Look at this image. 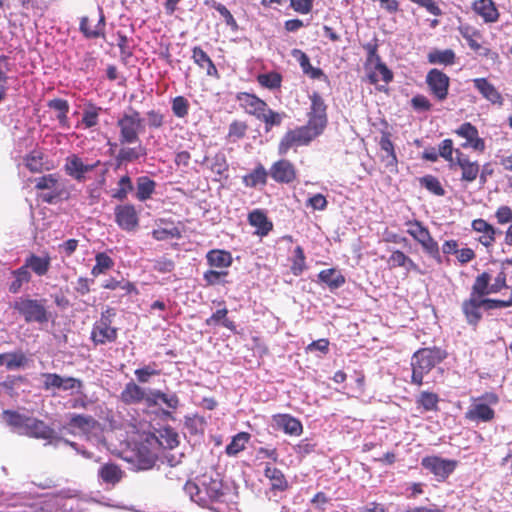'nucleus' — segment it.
<instances>
[{"mask_svg": "<svg viewBox=\"0 0 512 512\" xmlns=\"http://www.w3.org/2000/svg\"><path fill=\"white\" fill-rule=\"evenodd\" d=\"M184 491L200 507L225 512L223 505L229 493L217 474H203L198 482L186 481Z\"/></svg>", "mask_w": 512, "mask_h": 512, "instance_id": "1", "label": "nucleus"}, {"mask_svg": "<svg viewBox=\"0 0 512 512\" xmlns=\"http://www.w3.org/2000/svg\"><path fill=\"white\" fill-rule=\"evenodd\" d=\"M239 107L248 115L255 117L264 123L265 132L271 131L275 126H280L286 117L284 112H277L269 108L266 101L256 94L238 92L235 96Z\"/></svg>", "mask_w": 512, "mask_h": 512, "instance_id": "2", "label": "nucleus"}, {"mask_svg": "<svg viewBox=\"0 0 512 512\" xmlns=\"http://www.w3.org/2000/svg\"><path fill=\"white\" fill-rule=\"evenodd\" d=\"M448 356L445 349L437 346L420 348L411 357V383L421 386L424 383V376Z\"/></svg>", "mask_w": 512, "mask_h": 512, "instance_id": "3", "label": "nucleus"}, {"mask_svg": "<svg viewBox=\"0 0 512 512\" xmlns=\"http://www.w3.org/2000/svg\"><path fill=\"white\" fill-rule=\"evenodd\" d=\"M482 287H477L473 282L470 295L462 302L461 309L469 325L477 326L482 319L481 310L499 309L497 299L487 298Z\"/></svg>", "mask_w": 512, "mask_h": 512, "instance_id": "4", "label": "nucleus"}, {"mask_svg": "<svg viewBox=\"0 0 512 512\" xmlns=\"http://www.w3.org/2000/svg\"><path fill=\"white\" fill-rule=\"evenodd\" d=\"M116 127L119 130V143L130 145L141 141L140 134L144 131L145 124L141 113L129 106L117 119Z\"/></svg>", "mask_w": 512, "mask_h": 512, "instance_id": "5", "label": "nucleus"}, {"mask_svg": "<svg viewBox=\"0 0 512 512\" xmlns=\"http://www.w3.org/2000/svg\"><path fill=\"white\" fill-rule=\"evenodd\" d=\"M63 169L66 175L70 176L78 183L87 181L89 178L88 174L97 170L99 174L98 185L104 186L106 183L108 168L106 163H103L101 160H96L91 164H85L79 155L71 154L66 157Z\"/></svg>", "mask_w": 512, "mask_h": 512, "instance_id": "6", "label": "nucleus"}, {"mask_svg": "<svg viewBox=\"0 0 512 512\" xmlns=\"http://www.w3.org/2000/svg\"><path fill=\"white\" fill-rule=\"evenodd\" d=\"M116 310L107 306L100 314V318L94 322L90 332V340L94 346L111 344L118 339V328L112 326Z\"/></svg>", "mask_w": 512, "mask_h": 512, "instance_id": "7", "label": "nucleus"}, {"mask_svg": "<svg viewBox=\"0 0 512 512\" xmlns=\"http://www.w3.org/2000/svg\"><path fill=\"white\" fill-rule=\"evenodd\" d=\"M47 300L32 299L30 297H20L13 303V309L23 317L26 323H47L50 319V313L46 308Z\"/></svg>", "mask_w": 512, "mask_h": 512, "instance_id": "8", "label": "nucleus"}, {"mask_svg": "<svg viewBox=\"0 0 512 512\" xmlns=\"http://www.w3.org/2000/svg\"><path fill=\"white\" fill-rule=\"evenodd\" d=\"M478 400H483L486 403H473L465 412V419L476 424L492 421L495 418V411L489 404L495 405L499 402L497 394L486 392Z\"/></svg>", "mask_w": 512, "mask_h": 512, "instance_id": "9", "label": "nucleus"}, {"mask_svg": "<svg viewBox=\"0 0 512 512\" xmlns=\"http://www.w3.org/2000/svg\"><path fill=\"white\" fill-rule=\"evenodd\" d=\"M309 98L311 106L308 114V122L305 126L319 136L325 129L328 122L327 105L318 92H313Z\"/></svg>", "mask_w": 512, "mask_h": 512, "instance_id": "10", "label": "nucleus"}, {"mask_svg": "<svg viewBox=\"0 0 512 512\" xmlns=\"http://www.w3.org/2000/svg\"><path fill=\"white\" fill-rule=\"evenodd\" d=\"M316 137L317 135L305 125L289 130L283 135L278 144V154L284 156L291 148L307 145Z\"/></svg>", "mask_w": 512, "mask_h": 512, "instance_id": "11", "label": "nucleus"}, {"mask_svg": "<svg viewBox=\"0 0 512 512\" xmlns=\"http://www.w3.org/2000/svg\"><path fill=\"white\" fill-rule=\"evenodd\" d=\"M421 465L432 473L437 481L443 482L454 472L458 461L433 455L422 458Z\"/></svg>", "mask_w": 512, "mask_h": 512, "instance_id": "12", "label": "nucleus"}, {"mask_svg": "<svg viewBox=\"0 0 512 512\" xmlns=\"http://www.w3.org/2000/svg\"><path fill=\"white\" fill-rule=\"evenodd\" d=\"M452 169L458 168L461 171L460 180L464 183L474 182L480 172V164L477 160H472L470 156L461 149L456 148L455 160L450 165Z\"/></svg>", "mask_w": 512, "mask_h": 512, "instance_id": "13", "label": "nucleus"}, {"mask_svg": "<svg viewBox=\"0 0 512 512\" xmlns=\"http://www.w3.org/2000/svg\"><path fill=\"white\" fill-rule=\"evenodd\" d=\"M35 188L37 190H47L48 192L40 193L38 198L47 204H53L60 198L62 190L59 188V175L56 173L43 175L35 178Z\"/></svg>", "mask_w": 512, "mask_h": 512, "instance_id": "14", "label": "nucleus"}, {"mask_svg": "<svg viewBox=\"0 0 512 512\" xmlns=\"http://www.w3.org/2000/svg\"><path fill=\"white\" fill-rule=\"evenodd\" d=\"M426 84L430 94L439 102L447 99L450 87V78L439 69L433 68L426 75Z\"/></svg>", "mask_w": 512, "mask_h": 512, "instance_id": "15", "label": "nucleus"}, {"mask_svg": "<svg viewBox=\"0 0 512 512\" xmlns=\"http://www.w3.org/2000/svg\"><path fill=\"white\" fill-rule=\"evenodd\" d=\"M98 17L83 16L80 19L79 30L87 39L105 38L106 20L103 9L98 7Z\"/></svg>", "mask_w": 512, "mask_h": 512, "instance_id": "16", "label": "nucleus"}, {"mask_svg": "<svg viewBox=\"0 0 512 512\" xmlns=\"http://www.w3.org/2000/svg\"><path fill=\"white\" fill-rule=\"evenodd\" d=\"M115 222L124 231L132 232L139 227V215L133 204H119L114 208Z\"/></svg>", "mask_w": 512, "mask_h": 512, "instance_id": "17", "label": "nucleus"}, {"mask_svg": "<svg viewBox=\"0 0 512 512\" xmlns=\"http://www.w3.org/2000/svg\"><path fill=\"white\" fill-rule=\"evenodd\" d=\"M474 283L477 287H482V291H484L485 294H496L502 289L507 288V274L505 269L502 268L497 275L492 278L489 272L484 271L476 276Z\"/></svg>", "mask_w": 512, "mask_h": 512, "instance_id": "18", "label": "nucleus"}, {"mask_svg": "<svg viewBox=\"0 0 512 512\" xmlns=\"http://www.w3.org/2000/svg\"><path fill=\"white\" fill-rule=\"evenodd\" d=\"M460 35L466 40L469 48L481 56L488 57L491 50L483 45L484 38L482 32L470 24H460L458 26Z\"/></svg>", "mask_w": 512, "mask_h": 512, "instance_id": "19", "label": "nucleus"}, {"mask_svg": "<svg viewBox=\"0 0 512 512\" xmlns=\"http://www.w3.org/2000/svg\"><path fill=\"white\" fill-rule=\"evenodd\" d=\"M454 133L466 140L461 144L462 148H472L479 153L484 152L486 148L485 141L479 136L478 129L470 122L461 124Z\"/></svg>", "mask_w": 512, "mask_h": 512, "instance_id": "20", "label": "nucleus"}, {"mask_svg": "<svg viewBox=\"0 0 512 512\" xmlns=\"http://www.w3.org/2000/svg\"><path fill=\"white\" fill-rule=\"evenodd\" d=\"M271 178L280 184H290L297 179V170L292 162L280 159L274 162L269 170Z\"/></svg>", "mask_w": 512, "mask_h": 512, "instance_id": "21", "label": "nucleus"}, {"mask_svg": "<svg viewBox=\"0 0 512 512\" xmlns=\"http://www.w3.org/2000/svg\"><path fill=\"white\" fill-rule=\"evenodd\" d=\"M160 450L148 443V436L140 444L137 454L136 462L138 468L141 470H149L154 467L159 457Z\"/></svg>", "mask_w": 512, "mask_h": 512, "instance_id": "22", "label": "nucleus"}, {"mask_svg": "<svg viewBox=\"0 0 512 512\" xmlns=\"http://www.w3.org/2000/svg\"><path fill=\"white\" fill-rule=\"evenodd\" d=\"M405 225L407 233L422 247L423 250L436 242L429 229L419 220H408Z\"/></svg>", "mask_w": 512, "mask_h": 512, "instance_id": "23", "label": "nucleus"}, {"mask_svg": "<svg viewBox=\"0 0 512 512\" xmlns=\"http://www.w3.org/2000/svg\"><path fill=\"white\" fill-rule=\"evenodd\" d=\"M158 434H149L148 443L157 447L160 451L162 449H173L179 444L178 434L174 429L165 427L158 430Z\"/></svg>", "mask_w": 512, "mask_h": 512, "instance_id": "24", "label": "nucleus"}, {"mask_svg": "<svg viewBox=\"0 0 512 512\" xmlns=\"http://www.w3.org/2000/svg\"><path fill=\"white\" fill-rule=\"evenodd\" d=\"M379 146L385 155L381 156V160L385 163V167L390 172L398 171V158L395 152L394 144L391 140V134L389 132H382L379 140Z\"/></svg>", "mask_w": 512, "mask_h": 512, "instance_id": "25", "label": "nucleus"}, {"mask_svg": "<svg viewBox=\"0 0 512 512\" xmlns=\"http://www.w3.org/2000/svg\"><path fill=\"white\" fill-rule=\"evenodd\" d=\"M24 436L51 441L56 437V433L43 420L31 417L26 431H24Z\"/></svg>", "mask_w": 512, "mask_h": 512, "instance_id": "26", "label": "nucleus"}, {"mask_svg": "<svg viewBox=\"0 0 512 512\" xmlns=\"http://www.w3.org/2000/svg\"><path fill=\"white\" fill-rule=\"evenodd\" d=\"M473 85L478 92L493 105L502 106L504 103L503 96L497 88L489 82L486 78L473 79Z\"/></svg>", "mask_w": 512, "mask_h": 512, "instance_id": "27", "label": "nucleus"}, {"mask_svg": "<svg viewBox=\"0 0 512 512\" xmlns=\"http://www.w3.org/2000/svg\"><path fill=\"white\" fill-rule=\"evenodd\" d=\"M274 425L286 434L299 436L303 432V426L299 419L290 414H275L272 416Z\"/></svg>", "mask_w": 512, "mask_h": 512, "instance_id": "28", "label": "nucleus"}, {"mask_svg": "<svg viewBox=\"0 0 512 512\" xmlns=\"http://www.w3.org/2000/svg\"><path fill=\"white\" fill-rule=\"evenodd\" d=\"M472 9L485 23H495L499 20L500 13L493 0H476L472 4Z\"/></svg>", "mask_w": 512, "mask_h": 512, "instance_id": "29", "label": "nucleus"}, {"mask_svg": "<svg viewBox=\"0 0 512 512\" xmlns=\"http://www.w3.org/2000/svg\"><path fill=\"white\" fill-rule=\"evenodd\" d=\"M191 58L200 69L205 70L207 76L216 79L220 78V74L214 62L200 46L193 47Z\"/></svg>", "mask_w": 512, "mask_h": 512, "instance_id": "30", "label": "nucleus"}, {"mask_svg": "<svg viewBox=\"0 0 512 512\" xmlns=\"http://www.w3.org/2000/svg\"><path fill=\"white\" fill-rule=\"evenodd\" d=\"M472 229L481 234L478 241L486 248L491 247L496 239V229L486 220L478 218L472 221Z\"/></svg>", "mask_w": 512, "mask_h": 512, "instance_id": "31", "label": "nucleus"}, {"mask_svg": "<svg viewBox=\"0 0 512 512\" xmlns=\"http://www.w3.org/2000/svg\"><path fill=\"white\" fill-rule=\"evenodd\" d=\"M148 396L144 388L131 381L128 382L122 390L120 400L126 405H132L142 401L146 402Z\"/></svg>", "mask_w": 512, "mask_h": 512, "instance_id": "32", "label": "nucleus"}, {"mask_svg": "<svg viewBox=\"0 0 512 512\" xmlns=\"http://www.w3.org/2000/svg\"><path fill=\"white\" fill-rule=\"evenodd\" d=\"M248 222L256 228L258 236H266L273 229V224L268 220L267 215L260 209H255L248 214Z\"/></svg>", "mask_w": 512, "mask_h": 512, "instance_id": "33", "label": "nucleus"}, {"mask_svg": "<svg viewBox=\"0 0 512 512\" xmlns=\"http://www.w3.org/2000/svg\"><path fill=\"white\" fill-rule=\"evenodd\" d=\"M28 270L31 269L37 276H44L48 273L51 266V257L49 254L38 256L30 254L23 264Z\"/></svg>", "mask_w": 512, "mask_h": 512, "instance_id": "34", "label": "nucleus"}, {"mask_svg": "<svg viewBox=\"0 0 512 512\" xmlns=\"http://www.w3.org/2000/svg\"><path fill=\"white\" fill-rule=\"evenodd\" d=\"M439 402V395L430 391H421L415 400L417 409L421 413L439 411Z\"/></svg>", "mask_w": 512, "mask_h": 512, "instance_id": "35", "label": "nucleus"}, {"mask_svg": "<svg viewBox=\"0 0 512 512\" xmlns=\"http://www.w3.org/2000/svg\"><path fill=\"white\" fill-rule=\"evenodd\" d=\"M122 146L116 155L118 164L134 162L147 155V150L141 144V141L137 142V145L133 147Z\"/></svg>", "mask_w": 512, "mask_h": 512, "instance_id": "36", "label": "nucleus"}, {"mask_svg": "<svg viewBox=\"0 0 512 512\" xmlns=\"http://www.w3.org/2000/svg\"><path fill=\"white\" fill-rule=\"evenodd\" d=\"M206 260L209 266L226 269L233 263L232 254L229 251L221 249H212L206 254Z\"/></svg>", "mask_w": 512, "mask_h": 512, "instance_id": "37", "label": "nucleus"}, {"mask_svg": "<svg viewBox=\"0 0 512 512\" xmlns=\"http://www.w3.org/2000/svg\"><path fill=\"white\" fill-rule=\"evenodd\" d=\"M264 475L269 479L272 490L282 492L288 489V481L280 469L267 463L264 469Z\"/></svg>", "mask_w": 512, "mask_h": 512, "instance_id": "38", "label": "nucleus"}, {"mask_svg": "<svg viewBox=\"0 0 512 512\" xmlns=\"http://www.w3.org/2000/svg\"><path fill=\"white\" fill-rule=\"evenodd\" d=\"M98 476L104 483L115 485L123 478L124 471L117 464L106 463L100 467Z\"/></svg>", "mask_w": 512, "mask_h": 512, "instance_id": "39", "label": "nucleus"}, {"mask_svg": "<svg viewBox=\"0 0 512 512\" xmlns=\"http://www.w3.org/2000/svg\"><path fill=\"white\" fill-rule=\"evenodd\" d=\"M3 417L7 424L15 429L20 435H24V431H26L31 418L30 416L20 414L19 412L13 410H4Z\"/></svg>", "mask_w": 512, "mask_h": 512, "instance_id": "40", "label": "nucleus"}, {"mask_svg": "<svg viewBox=\"0 0 512 512\" xmlns=\"http://www.w3.org/2000/svg\"><path fill=\"white\" fill-rule=\"evenodd\" d=\"M320 282L325 283L330 290H335L343 286L346 282L345 276L335 268L321 270L318 274Z\"/></svg>", "mask_w": 512, "mask_h": 512, "instance_id": "41", "label": "nucleus"}, {"mask_svg": "<svg viewBox=\"0 0 512 512\" xmlns=\"http://www.w3.org/2000/svg\"><path fill=\"white\" fill-rule=\"evenodd\" d=\"M372 66L373 69H371L367 75L371 84H377L380 80L386 84L392 81L393 73L385 63L380 60L375 62Z\"/></svg>", "mask_w": 512, "mask_h": 512, "instance_id": "42", "label": "nucleus"}, {"mask_svg": "<svg viewBox=\"0 0 512 512\" xmlns=\"http://www.w3.org/2000/svg\"><path fill=\"white\" fill-rule=\"evenodd\" d=\"M156 182L148 176H140L136 181V198L144 202L151 198L155 192Z\"/></svg>", "mask_w": 512, "mask_h": 512, "instance_id": "43", "label": "nucleus"}, {"mask_svg": "<svg viewBox=\"0 0 512 512\" xmlns=\"http://www.w3.org/2000/svg\"><path fill=\"white\" fill-rule=\"evenodd\" d=\"M427 60L430 64L450 66L455 63L456 54L452 49H433L428 53Z\"/></svg>", "mask_w": 512, "mask_h": 512, "instance_id": "44", "label": "nucleus"}, {"mask_svg": "<svg viewBox=\"0 0 512 512\" xmlns=\"http://www.w3.org/2000/svg\"><path fill=\"white\" fill-rule=\"evenodd\" d=\"M268 172L265 167L259 163L249 174L243 177V183L246 187L254 188L258 185H266Z\"/></svg>", "mask_w": 512, "mask_h": 512, "instance_id": "45", "label": "nucleus"}, {"mask_svg": "<svg viewBox=\"0 0 512 512\" xmlns=\"http://www.w3.org/2000/svg\"><path fill=\"white\" fill-rule=\"evenodd\" d=\"M251 435L248 432H239L232 437L231 442L226 446L225 453L232 457L239 454L246 448Z\"/></svg>", "mask_w": 512, "mask_h": 512, "instance_id": "46", "label": "nucleus"}, {"mask_svg": "<svg viewBox=\"0 0 512 512\" xmlns=\"http://www.w3.org/2000/svg\"><path fill=\"white\" fill-rule=\"evenodd\" d=\"M11 274L14 277V280L9 285V291L13 294L18 293L23 284L29 283L32 278L30 271L24 265L13 270Z\"/></svg>", "mask_w": 512, "mask_h": 512, "instance_id": "47", "label": "nucleus"}, {"mask_svg": "<svg viewBox=\"0 0 512 512\" xmlns=\"http://www.w3.org/2000/svg\"><path fill=\"white\" fill-rule=\"evenodd\" d=\"M159 400L171 409H176L179 405V399L176 394L168 395L159 390L152 391L147 397L146 403L148 406H155Z\"/></svg>", "mask_w": 512, "mask_h": 512, "instance_id": "48", "label": "nucleus"}, {"mask_svg": "<svg viewBox=\"0 0 512 512\" xmlns=\"http://www.w3.org/2000/svg\"><path fill=\"white\" fill-rule=\"evenodd\" d=\"M97 424V421L90 415L73 414L71 415L68 426L76 428L81 432L87 433L92 430Z\"/></svg>", "mask_w": 512, "mask_h": 512, "instance_id": "49", "label": "nucleus"}, {"mask_svg": "<svg viewBox=\"0 0 512 512\" xmlns=\"http://www.w3.org/2000/svg\"><path fill=\"white\" fill-rule=\"evenodd\" d=\"M47 106L58 112L57 119L62 127H68L69 103L65 99L55 98L49 100Z\"/></svg>", "mask_w": 512, "mask_h": 512, "instance_id": "50", "label": "nucleus"}, {"mask_svg": "<svg viewBox=\"0 0 512 512\" xmlns=\"http://www.w3.org/2000/svg\"><path fill=\"white\" fill-rule=\"evenodd\" d=\"M387 262L390 268L404 267L407 270L417 269L415 262L401 250L393 251Z\"/></svg>", "mask_w": 512, "mask_h": 512, "instance_id": "51", "label": "nucleus"}, {"mask_svg": "<svg viewBox=\"0 0 512 512\" xmlns=\"http://www.w3.org/2000/svg\"><path fill=\"white\" fill-rule=\"evenodd\" d=\"M227 314V308L218 309L209 318L206 319L205 323L208 326L221 323L223 327L227 328L232 332H236V324L232 320L227 318Z\"/></svg>", "mask_w": 512, "mask_h": 512, "instance_id": "52", "label": "nucleus"}, {"mask_svg": "<svg viewBox=\"0 0 512 512\" xmlns=\"http://www.w3.org/2000/svg\"><path fill=\"white\" fill-rule=\"evenodd\" d=\"M95 261L96 264L91 270V274L94 277H98L99 275L104 274L114 266L113 259L105 252L97 253L95 256Z\"/></svg>", "mask_w": 512, "mask_h": 512, "instance_id": "53", "label": "nucleus"}, {"mask_svg": "<svg viewBox=\"0 0 512 512\" xmlns=\"http://www.w3.org/2000/svg\"><path fill=\"white\" fill-rule=\"evenodd\" d=\"M133 189L134 186L131 177L128 174H125L118 180L117 189L112 193V198L119 201H124L127 199L128 194L133 191Z\"/></svg>", "mask_w": 512, "mask_h": 512, "instance_id": "54", "label": "nucleus"}, {"mask_svg": "<svg viewBox=\"0 0 512 512\" xmlns=\"http://www.w3.org/2000/svg\"><path fill=\"white\" fill-rule=\"evenodd\" d=\"M248 125L245 121L233 120L228 128L227 141L235 143L246 136Z\"/></svg>", "mask_w": 512, "mask_h": 512, "instance_id": "55", "label": "nucleus"}, {"mask_svg": "<svg viewBox=\"0 0 512 512\" xmlns=\"http://www.w3.org/2000/svg\"><path fill=\"white\" fill-rule=\"evenodd\" d=\"M102 111L101 107L96 106L95 104L88 103L83 111L82 116V124L85 128H92L98 125L99 123V115Z\"/></svg>", "mask_w": 512, "mask_h": 512, "instance_id": "56", "label": "nucleus"}, {"mask_svg": "<svg viewBox=\"0 0 512 512\" xmlns=\"http://www.w3.org/2000/svg\"><path fill=\"white\" fill-rule=\"evenodd\" d=\"M43 159L41 151L33 150L25 157V166L32 173H41L45 169Z\"/></svg>", "mask_w": 512, "mask_h": 512, "instance_id": "57", "label": "nucleus"}, {"mask_svg": "<svg viewBox=\"0 0 512 512\" xmlns=\"http://www.w3.org/2000/svg\"><path fill=\"white\" fill-rule=\"evenodd\" d=\"M257 82L262 87L270 89V90L279 89L282 84V75L275 71L259 74L257 76Z\"/></svg>", "mask_w": 512, "mask_h": 512, "instance_id": "58", "label": "nucleus"}, {"mask_svg": "<svg viewBox=\"0 0 512 512\" xmlns=\"http://www.w3.org/2000/svg\"><path fill=\"white\" fill-rule=\"evenodd\" d=\"M419 183L422 187L436 196H444L445 190L439 179L433 175H425L419 178Z\"/></svg>", "mask_w": 512, "mask_h": 512, "instance_id": "59", "label": "nucleus"}, {"mask_svg": "<svg viewBox=\"0 0 512 512\" xmlns=\"http://www.w3.org/2000/svg\"><path fill=\"white\" fill-rule=\"evenodd\" d=\"M306 257L304 249L301 246H296L294 249V256L292 258V264L290 270L293 275L299 276L306 269L305 263Z\"/></svg>", "mask_w": 512, "mask_h": 512, "instance_id": "60", "label": "nucleus"}, {"mask_svg": "<svg viewBox=\"0 0 512 512\" xmlns=\"http://www.w3.org/2000/svg\"><path fill=\"white\" fill-rule=\"evenodd\" d=\"M206 4L210 5V7L219 12V14L224 18L226 25L229 26L232 30L235 31L238 29V24L235 18L233 17L231 12L226 8V6L214 0L207 1Z\"/></svg>", "mask_w": 512, "mask_h": 512, "instance_id": "61", "label": "nucleus"}, {"mask_svg": "<svg viewBox=\"0 0 512 512\" xmlns=\"http://www.w3.org/2000/svg\"><path fill=\"white\" fill-rule=\"evenodd\" d=\"M190 104L184 96H176L172 99L171 109L177 118H185L189 114Z\"/></svg>", "mask_w": 512, "mask_h": 512, "instance_id": "62", "label": "nucleus"}, {"mask_svg": "<svg viewBox=\"0 0 512 512\" xmlns=\"http://www.w3.org/2000/svg\"><path fill=\"white\" fill-rule=\"evenodd\" d=\"M227 270H207L203 274V280L207 286H214L217 284H226L228 281L224 280L228 276Z\"/></svg>", "mask_w": 512, "mask_h": 512, "instance_id": "63", "label": "nucleus"}, {"mask_svg": "<svg viewBox=\"0 0 512 512\" xmlns=\"http://www.w3.org/2000/svg\"><path fill=\"white\" fill-rule=\"evenodd\" d=\"M27 362L28 359L22 351L8 352L5 366L8 370H14L24 367Z\"/></svg>", "mask_w": 512, "mask_h": 512, "instance_id": "64", "label": "nucleus"}]
</instances>
